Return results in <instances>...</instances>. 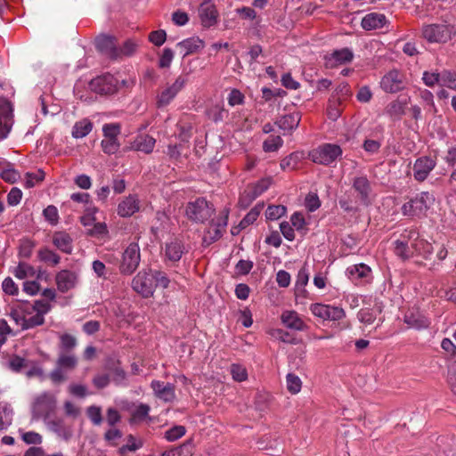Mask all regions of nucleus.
<instances>
[{"label":"nucleus","mask_w":456,"mask_h":456,"mask_svg":"<svg viewBox=\"0 0 456 456\" xmlns=\"http://www.w3.org/2000/svg\"><path fill=\"white\" fill-rule=\"evenodd\" d=\"M56 406V399L53 395L49 392H44L38 395L32 406V418L38 419L40 418H48L54 411Z\"/></svg>","instance_id":"nucleus-7"},{"label":"nucleus","mask_w":456,"mask_h":456,"mask_svg":"<svg viewBox=\"0 0 456 456\" xmlns=\"http://www.w3.org/2000/svg\"><path fill=\"white\" fill-rule=\"evenodd\" d=\"M283 144V140L279 135L269 136L263 143V150L265 152L277 151Z\"/></svg>","instance_id":"nucleus-37"},{"label":"nucleus","mask_w":456,"mask_h":456,"mask_svg":"<svg viewBox=\"0 0 456 456\" xmlns=\"http://www.w3.org/2000/svg\"><path fill=\"white\" fill-rule=\"evenodd\" d=\"M77 281V274L72 271L61 270L56 274V284L61 292H67L75 288Z\"/></svg>","instance_id":"nucleus-18"},{"label":"nucleus","mask_w":456,"mask_h":456,"mask_svg":"<svg viewBox=\"0 0 456 456\" xmlns=\"http://www.w3.org/2000/svg\"><path fill=\"white\" fill-rule=\"evenodd\" d=\"M101 146L104 153L111 155L118 152L120 143L118 138L104 137L101 142Z\"/></svg>","instance_id":"nucleus-41"},{"label":"nucleus","mask_w":456,"mask_h":456,"mask_svg":"<svg viewBox=\"0 0 456 456\" xmlns=\"http://www.w3.org/2000/svg\"><path fill=\"white\" fill-rule=\"evenodd\" d=\"M2 289L5 294L10 296H15L19 292L18 286L10 277H7L4 280L2 283Z\"/></svg>","instance_id":"nucleus-56"},{"label":"nucleus","mask_w":456,"mask_h":456,"mask_svg":"<svg viewBox=\"0 0 456 456\" xmlns=\"http://www.w3.org/2000/svg\"><path fill=\"white\" fill-rule=\"evenodd\" d=\"M398 321L403 322L408 329L422 330L429 326L430 322L425 315H403L398 317Z\"/></svg>","instance_id":"nucleus-27"},{"label":"nucleus","mask_w":456,"mask_h":456,"mask_svg":"<svg viewBox=\"0 0 456 456\" xmlns=\"http://www.w3.org/2000/svg\"><path fill=\"white\" fill-rule=\"evenodd\" d=\"M301 120V115L299 112L295 111L287 115L282 116L276 124L280 129L283 131H292L296 129Z\"/></svg>","instance_id":"nucleus-26"},{"label":"nucleus","mask_w":456,"mask_h":456,"mask_svg":"<svg viewBox=\"0 0 456 456\" xmlns=\"http://www.w3.org/2000/svg\"><path fill=\"white\" fill-rule=\"evenodd\" d=\"M354 190L358 193L362 200H367L370 192V184L366 176H356L352 183Z\"/></svg>","instance_id":"nucleus-30"},{"label":"nucleus","mask_w":456,"mask_h":456,"mask_svg":"<svg viewBox=\"0 0 456 456\" xmlns=\"http://www.w3.org/2000/svg\"><path fill=\"white\" fill-rule=\"evenodd\" d=\"M186 433V428L183 426L177 425L175 426L168 430L165 432V438L167 441L174 442L179 438H181L183 436H184Z\"/></svg>","instance_id":"nucleus-47"},{"label":"nucleus","mask_w":456,"mask_h":456,"mask_svg":"<svg viewBox=\"0 0 456 456\" xmlns=\"http://www.w3.org/2000/svg\"><path fill=\"white\" fill-rule=\"evenodd\" d=\"M12 107L6 100H0V133L6 138L12 126Z\"/></svg>","instance_id":"nucleus-14"},{"label":"nucleus","mask_w":456,"mask_h":456,"mask_svg":"<svg viewBox=\"0 0 456 456\" xmlns=\"http://www.w3.org/2000/svg\"><path fill=\"white\" fill-rule=\"evenodd\" d=\"M38 256L41 261L57 265L60 263L61 257L55 252L49 248H42L38 252Z\"/></svg>","instance_id":"nucleus-44"},{"label":"nucleus","mask_w":456,"mask_h":456,"mask_svg":"<svg viewBox=\"0 0 456 456\" xmlns=\"http://www.w3.org/2000/svg\"><path fill=\"white\" fill-rule=\"evenodd\" d=\"M447 383L453 395H456V362H454L449 368Z\"/></svg>","instance_id":"nucleus-64"},{"label":"nucleus","mask_w":456,"mask_h":456,"mask_svg":"<svg viewBox=\"0 0 456 456\" xmlns=\"http://www.w3.org/2000/svg\"><path fill=\"white\" fill-rule=\"evenodd\" d=\"M183 57L195 53L202 50L205 43L198 37L186 38L176 45Z\"/></svg>","instance_id":"nucleus-20"},{"label":"nucleus","mask_w":456,"mask_h":456,"mask_svg":"<svg viewBox=\"0 0 456 456\" xmlns=\"http://www.w3.org/2000/svg\"><path fill=\"white\" fill-rule=\"evenodd\" d=\"M183 253L184 246L180 240L174 239L171 241L166 243L165 256L168 260L177 262L181 259Z\"/></svg>","instance_id":"nucleus-24"},{"label":"nucleus","mask_w":456,"mask_h":456,"mask_svg":"<svg viewBox=\"0 0 456 456\" xmlns=\"http://www.w3.org/2000/svg\"><path fill=\"white\" fill-rule=\"evenodd\" d=\"M360 322L363 324V330L370 332L375 330L380 323L383 322V319L379 318L378 321L374 315H357Z\"/></svg>","instance_id":"nucleus-42"},{"label":"nucleus","mask_w":456,"mask_h":456,"mask_svg":"<svg viewBox=\"0 0 456 456\" xmlns=\"http://www.w3.org/2000/svg\"><path fill=\"white\" fill-rule=\"evenodd\" d=\"M188 83V73L179 75L173 83H168L159 93L157 104L159 107L168 105Z\"/></svg>","instance_id":"nucleus-5"},{"label":"nucleus","mask_w":456,"mask_h":456,"mask_svg":"<svg viewBox=\"0 0 456 456\" xmlns=\"http://www.w3.org/2000/svg\"><path fill=\"white\" fill-rule=\"evenodd\" d=\"M387 24V17L383 13L370 12L366 14L361 22L365 30H373L384 28Z\"/></svg>","instance_id":"nucleus-22"},{"label":"nucleus","mask_w":456,"mask_h":456,"mask_svg":"<svg viewBox=\"0 0 456 456\" xmlns=\"http://www.w3.org/2000/svg\"><path fill=\"white\" fill-rule=\"evenodd\" d=\"M228 216L229 209L224 208L220 212L219 216L211 222L209 227L203 235L202 240L204 245L208 246L222 237L223 232L227 226Z\"/></svg>","instance_id":"nucleus-6"},{"label":"nucleus","mask_w":456,"mask_h":456,"mask_svg":"<svg viewBox=\"0 0 456 456\" xmlns=\"http://www.w3.org/2000/svg\"><path fill=\"white\" fill-rule=\"evenodd\" d=\"M96 47L103 53H106L113 57H118V54L117 53L115 47V39L110 36H100L96 39Z\"/></svg>","instance_id":"nucleus-29"},{"label":"nucleus","mask_w":456,"mask_h":456,"mask_svg":"<svg viewBox=\"0 0 456 456\" xmlns=\"http://www.w3.org/2000/svg\"><path fill=\"white\" fill-rule=\"evenodd\" d=\"M231 373L236 381H243L248 378V373L245 368L238 364H232L231 367Z\"/></svg>","instance_id":"nucleus-61"},{"label":"nucleus","mask_w":456,"mask_h":456,"mask_svg":"<svg viewBox=\"0 0 456 456\" xmlns=\"http://www.w3.org/2000/svg\"><path fill=\"white\" fill-rule=\"evenodd\" d=\"M126 441V444L118 449V453L120 456H124L128 451L135 452L142 446V443L141 441L137 442L133 435L127 436Z\"/></svg>","instance_id":"nucleus-43"},{"label":"nucleus","mask_w":456,"mask_h":456,"mask_svg":"<svg viewBox=\"0 0 456 456\" xmlns=\"http://www.w3.org/2000/svg\"><path fill=\"white\" fill-rule=\"evenodd\" d=\"M286 208L282 205L269 206L265 211L268 220H277L286 214Z\"/></svg>","instance_id":"nucleus-46"},{"label":"nucleus","mask_w":456,"mask_h":456,"mask_svg":"<svg viewBox=\"0 0 456 456\" xmlns=\"http://www.w3.org/2000/svg\"><path fill=\"white\" fill-rule=\"evenodd\" d=\"M309 270L304 265L297 273V281H296V298L299 299L300 297H305L306 294V290L305 287L308 283L309 281Z\"/></svg>","instance_id":"nucleus-28"},{"label":"nucleus","mask_w":456,"mask_h":456,"mask_svg":"<svg viewBox=\"0 0 456 456\" xmlns=\"http://www.w3.org/2000/svg\"><path fill=\"white\" fill-rule=\"evenodd\" d=\"M45 178L44 171L38 169L35 172H28L25 175L24 183L27 188H32L41 183Z\"/></svg>","instance_id":"nucleus-38"},{"label":"nucleus","mask_w":456,"mask_h":456,"mask_svg":"<svg viewBox=\"0 0 456 456\" xmlns=\"http://www.w3.org/2000/svg\"><path fill=\"white\" fill-rule=\"evenodd\" d=\"M433 252L432 245L419 237L413 229H406L395 241V253L402 259H409L415 255L428 258Z\"/></svg>","instance_id":"nucleus-1"},{"label":"nucleus","mask_w":456,"mask_h":456,"mask_svg":"<svg viewBox=\"0 0 456 456\" xmlns=\"http://www.w3.org/2000/svg\"><path fill=\"white\" fill-rule=\"evenodd\" d=\"M88 418L94 425H100L102 421V411L98 406H89L86 410Z\"/></svg>","instance_id":"nucleus-52"},{"label":"nucleus","mask_w":456,"mask_h":456,"mask_svg":"<svg viewBox=\"0 0 456 456\" xmlns=\"http://www.w3.org/2000/svg\"><path fill=\"white\" fill-rule=\"evenodd\" d=\"M354 53L349 48L335 50L324 57V64L328 69H333L351 62Z\"/></svg>","instance_id":"nucleus-13"},{"label":"nucleus","mask_w":456,"mask_h":456,"mask_svg":"<svg viewBox=\"0 0 456 456\" xmlns=\"http://www.w3.org/2000/svg\"><path fill=\"white\" fill-rule=\"evenodd\" d=\"M12 273L17 279L24 280L34 275V269L28 264L21 262L12 269Z\"/></svg>","instance_id":"nucleus-36"},{"label":"nucleus","mask_w":456,"mask_h":456,"mask_svg":"<svg viewBox=\"0 0 456 456\" xmlns=\"http://www.w3.org/2000/svg\"><path fill=\"white\" fill-rule=\"evenodd\" d=\"M59 338V354H72V351L77 345V338L74 336L68 333L60 335Z\"/></svg>","instance_id":"nucleus-33"},{"label":"nucleus","mask_w":456,"mask_h":456,"mask_svg":"<svg viewBox=\"0 0 456 456\" xmlns=\"http://www.w3.org/2000/svg\"><path fill=\"white\" fill-rule=\"evenodd\" d=\"M273 179L271 177L263 178L258 181L254 185V196L257 197L258 195L265 192L272 184Z\"/></svg>","instance_id":"nucleus-58"},{"label":"nucleus","mask_w":456,"mask_h":456,"mask_svg":"<svg viewBox=\"0 0 456 456\" xmlns=\"http://www.w3.org/2000/svg\"><path fill=\"white\" fill-rule=\"evenodd\" d=\"M121 132V126L118 123H107L102 126V134L104 137L118 138Z\"/></svg>","instance_id":"nucleus-50"},{"label":"nucleus","mask_w":456,"mask_h":456,"mask_svg":"<svg viewBox=\"0 0 456 456\" xmlns=\"http://www.w3.org/2000/svg\"><path fill=\"white\" fill-rule=\"evenodd\" d=\"M291 226L294 230L301 232L302 234L306 232V223L303 214L299 212L294 213L290 217Z\"/></svg>","instance_id":"nucleus-45"},{"label":"nucleus","mask_w":456,"mask_h":456,"mask_svg":"<svg viewBox=\"0 0 456 456\" xmlns=\"http://www.w3.org/2000/svg\"><path fill=\"white\" fill-rule=\"evenodd\" d=\"M53 245L61 251L70 254L73 250V240L71 237L64 232H56L53 235Z\"/></svg>","instance_id":"nucleus-25"},{"label":"nucleus","mask_w":456,"mask_h":456,"mask_svg":"<svg viewBox=\"0 0 456 456\" xmlns=\"http://www.w3.org/2000/svg\"><path fill=\"white\" fill-rule=\"evenodd\" d=\"M17 324L20 325L22 330L31 329L44 323V315H12Z\"/></svg>","instance_id":"nucleus-31"},{"label":"nucleus","mask_w":456,"mask_h":456,"mask_svg":"<svg viewBox=\"0 0 456 456\" xmlns=\"http://www.w3.org/2000/svg\"><path fill=\"white\" fill-rule=\"evenodd\" d=\"M305 205L309 211L314 212L320 208L321 201L317 194L310 193L305 197Z\"/></svg>","instance_id":"nucleus-60"},{"label":"nucleus","mask_w":456,"mask_h":456,"mask_svg":"<svg viewBox=\"0 0 456 456\" xmlns=\"http://www.w3.org/2000/svg\"><path fill=\"white\" fill-rule=\"evenodd\" d=\"M192 455V444L190 442H186L180 446L172 448L168 451H165L161 456H191Z\"/></svg>","instance_id":"nucleus-35"},{"label":"nucleus","mask_w":456,"mask_h":456,"mask_svg":"<svg viewBox=\"0 0 456 456\" xmlns=\"http://www.w3.org/2000/svg\"><path fill=\"white\" fill-rule=\"evenodd\" d=\"M155 142V139L150 135H139L130 143L129 150L139 151L148 154L153 151Z\"/></svg>","instance_id":"nucleus-23"},{"label":"nucleus","mask_w":456,"mask_h":456,"mask_svg":"<svg viewBox=\"0 0 456 456\" xmlns=\"http://www.w3.org/2000/svg\"><path fill=\"white\" fill-rule=\"evenodd\" d=\"M56 364L63 370H72L77 365V358L74 354H59Z\"/></svg>","instance_id":"nucleus-34"},{"label":"nucleus","mask_w":456,"mask_h":456,"mask_svg":"<svg viewBox=\"0 0 456 456\" xmlns=\"http://www.w3.org/2000/svg\"><path fill=\"white\" fill-rule=\"evenodd\" d=\"M174 59V52L170 48H165L159 57V65L160 68H168Z\"/></svg>","instance_id":"nucleus-57"},{"label":"nucleus","mask_w":456,"mask_h":456,"mask_svg":"<svg viewBox=\"0 0 456 456\" xmlns=\"http://www.w3.org/2000/svg\"><path fill=\"white\" fill-rule=\"evenodd\" d=\"M298 162V157L296 153H291L281 161V168L282 170H292L294 169Z\"/></svg>","instance_id":"nucleus-54"},{"label":"nucleus","mask_w":456,"mask_h":456,"mask_svg":"<svg viewBox=\"0 0 456 456\" xmlns=\"http://www.w3.org/2000/svg\"><path fill=\"white\" fill-rule=\"evenodd\" d=\"M141 261L140 248L137 243H131L125 249L119 265L120 273L130 275L138 267Z\"/></svg>","instance_id":"nucleus-9"},{"label":"nucleus","mask_w":456,"mask_h":456,"mask_svg":"<svg viewBox=\"0 0 456 456\" xmlns=\"http://www.w3.org/2000/svg\"><path fill=\"white\" fill-rule=\"evenodd\" d=\"M244 94L238 89H232L227 96L228 104L232 107L244 102Z\"/></svg>","instance_id":"nucleus-51"},{"label":"nucleus","mask_w":456,"mask_h":456,"mask_svg":"<svg viewBox=\"0 0 456 456\" xmlns=\"http://www.w3.org/2000/svg\"><path fill=\"white\" fill-rule=\"evenodd\" d=\"M436 166V161L431 157L423 156L418 158L412 167L414 179L418 182L425 181Z\"/></svg>","instance_id":"nucleus-12"},{"label":"nucleus","mask_w":456,"mask_h":456,"mask_svg":"<svg viewBox=\"0 0 456 456\" xmlns=\"http://www.w3.org/2000/svg\"><path fill=\"white\" fill-rule=\"evenodd\" d=\"M282 322L289 329L303 330L305 327V322L298 315H281Z\"/></svg>","instance_id":"nucleus-39"},{"label":"nucleus","mask_w":456,"mask_h":456,"mask_svg":"<svg viewBox=\"0 0 456 456\" xmlns=\"http://www.w3.org/2000/svg\"><path fill=\"white\" fill-rule=\"evenodd\" d=\"M89 233L92 236H95L97 238H103L108 233V228L106 224L104 223H95L93 227L89 230Z\"/></svg>","instance_id":"nucleus-62"},{"label":"nucleus","mask_w":456,"mask_h":456,"mask_svg":"<svg viewBox=\"0 0 456 456\" xmlns=\"http://www.w3.org/2000/svg\"><path fill=\"white\" fill-rule=\"evenodd\" d=\"M253 268V262L250 260H240L235 265L237 274L246 275Z\"/></svg>","instance_id":"nucleus-63"},{"label":"nucleus","mask_w":456,"mask_h":456,"mask_svg":"<svg viewBox=\"0 0 456 456\" xmlns=\"http://www.w3.org/2000/svg\"><path fill=\"white\" fill-rule=\"evenodd\" d=\"M140 210V200L134 194L123 199L118 205L117 213L121 217L132 216Z\"/></svg>","instance_id":"nucleus-16"},{"label":"nucleus","mask_w":456,"mask_h":456,"mask_svg":"<svg viewBox=\"0 0 456 456\" xmlns=\"http://www.w3.org/2000/svg\"><path fill=\"white\" fill-rule=\"evenodd\" d=\"M213 213V206L204 198L190 201L185 208L186 216L195 223H204Z\"/></svg>","instance_id":"nucleus-4"},{"label":"nucleus","mask_w":456,"mask_h":456,"mask_svg":"<svg viewBox=\"0 0 456 456\" xmlns=\"http://www.w3.org/2000/svg\"><path fill=\"white\" fill-rule=\"evenodd\" d=\"M346 275L355 282L368 283L371 280V269L365 264L354 265L346 269Z\"/></svg>","instance_id":"nucleus-17"},{"label":"nucleus","mask_w":456,"mask_h":456,"mask_svg":"<svg viewBox=\"0 0 456 456\" xmlns=\"http://www.w3.org/2000/svg\"><path fill=\"white\" fill-rule=\"evenodd\" d=\"M225 114H226L225 110L219 105H216V106L212 107L208 111V118L215 122H219V121L223 120Z\"/></svg>","instance_id":"nucleus-59"},{"label":"nucleus","mask_w":456,"mask_h":456,"mask_svg":"<svg viewBox=\"0 0 456 456\" xmlns=\"http://www.w3.org/2000/svg\"><path fill=\"white\" fill-rule=\"evenodd\" d=\"M343 151L339 145L335 143H322L308 153V158L315 164L330 166L334 163Z\"/></svg>","instance_id":"nucleus-2"},{"label":"nucleus","mask_w":456,"mask_h":456,"mask_svg":"<svg viewBox=\"0 0 456 456\" xmlns=\"http://www.w3.org/2000/svg\"><path fill=\"white\" fill-rule=\"evenodd\" d=\"M167 39V34L165 30L159 29L150 33L149 40L155 45H162Z\"/></svg>","instance_id":"nucleus-55"},{"label":"nucleus","mask_w":456,"mask_h":456,"mask_svg":"<svg viewBox=\"0 0 456 456\" xmlns=\"http://www.w3.org/2000/svg\"><path fill=\"white\" fill-rule=\"evenodd\" d=\"M45 218L51 224H56L59 220L58 209L55 206L50 205L43 211Z\"/></svg>","instance_id":"nucleus-53"},{"label":"nucleus","mask_w":456,"mask_h":456,"mask_svg":"<svg viewBox=\"0 0 456 456\" xmlns=\"http://www.w3.org/2000/svg\"><path fill=\"white\" fill-rule=\"evenodd\" d=\"M92 130L93 123L89 119L84 118L74 124L71 134L74 138L80 139L86 137Z\"/></svg>","instance_id":"nucleus-32"},{"label":"nucleus","mask_w":456,"mask_h":456,"mask_svg":"<svg viewBox=\"0 0 456 456\" xmlns=\"http://www.w3.org/2000/svg\"><path fill=\"white\" fill-rule=\"evenodd\" d=\"M434 202V195L428 191H423L405 202L402 207V212L407 216H419L424 215Z\"/></svg>","instance_id":"nucleus-3"},{"label":"nucleus","mask_w":456,"mask_h":456,"mask_svg":"<svg viewBox=\"0 0 456 456\" xmlns=\"http://www.w3.org/2000/svg\"><path fill=\"white\" fill-rule=\"evenodd\" d=\"M199 15L204 27H211L216 24L217 12L215 5L210 2H204L199 8Z\"/></svg>","instance_id":"nucleus-21"},{"label":"nucleus","mask_w":456,"mask_h":456,"mask_svg":"<svg viewBox=\"0 0 456 456\" xmlns=\"http://www.w3.org/2000/svg\"><path fill=\"white\" fill-rule=\"evenodd\" d=\"M151 386L156 396L159 399L165 402H172L175 399V386L173 384L153 380Z\"/></svg>","instance_id":"nucleus-19"},{"label":"nucleus","mask_w":456,"mask_h":456,"mask_svg":"<svg viewBox=\"0 0 456 456\" xmlns=\"http://www.w3.org/2000/svg\"><path fill=\"white\" fill-rule=\"evenodd\" d=\"M424 84L428 87H434L435 86H440L441 72L435 71H425L422 76Z\"/></svg>","instance_id":"nucleus-48"},{"label":"nucleus","mask_w":456,"mask_h":456,"mask_svg":"<svg viewBox=\"0 0 456 456\" xmlns=\"http://www.w3.org/2000/svg\"><path fill=\"white\" fill-rule=\"evenodd\" d=\"M422 34L430 43H444L451 38L452 30L444 24H431L423 28Z\"/></svg>","instance_id":"nucleus-10"},{"label":"nucleus","mask_w":456,"mask_h":456,"mask_svg":"<svg viewBox=\"0 0 456 456\" xmlns=\"http://www.w3.org/2000/svg\"><path fill=\"white\" fill-rule=\"evenodd\" d=\"M133 289L143 297H150L155 289L152 270L140 271L132 281Z\"/></svg>","instance_id":"nucleus-8"},{"label":"nucleus","mask_w":456,"mask_h":456,"mask_svg":"<svg viewBox=\"0 0 456 456\" xmlns=\"http://www.w3.org/2000/svg\"><path fill=\"white\" fill-rule=\"evenodd\" d=\"M380 86L387 93H396L403 88V76L397 70H391L382 77Z\"/></svg>","instance_id":"nucleus-15"},{"label":"nucleus","mask_w":456,"mask_h":456,"mask_svg":"<svg viewBox=\"0 0 456 456\" xmlns=\"http://www.w3.org/2000/svg\"><path fill=\"white\" fill-rule=\"evenodd\" d=\"M89 87L99 94H112L117 91L118 81L112 75L107 74L91 80Z\"/></svg>","instance_id":"nucleus-11"},{"label":"nucleus","mask_w":456,"mask_h":456,"mask_svg":"<svg viewBox=\"0 0 456 456\" xmlns=\"http://www.w3.org/2000/svg\"><path fill=\"white\" fill-rule=\"evenodd\" d=\"M286 379L287 388L291 394H297L301 390L302 382L297 375L289 373Z\"/></svg>","instance_id":"nucleus-49"},{"label":"nucleus","mask_w":456,"mask_h":456,"mask_svg":"<svg viewBox=\"0 0 456 456\" xmlns=\"http://www.w3.org/2000/svg\"><path fill=\"white\" fill-rule=\"evenodd\" d=\"M440 86L456 91V72L443 70L441 72Z\"/></svg>","instance_id":"nucleus-40"}]
</instances>
